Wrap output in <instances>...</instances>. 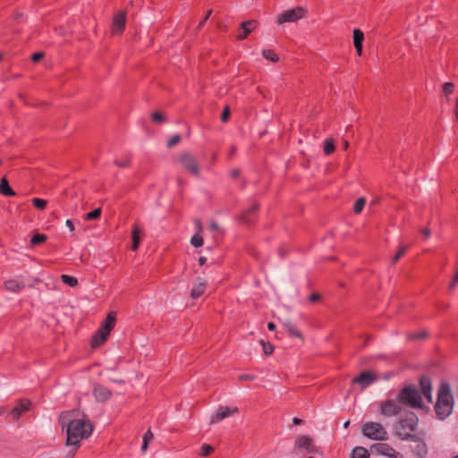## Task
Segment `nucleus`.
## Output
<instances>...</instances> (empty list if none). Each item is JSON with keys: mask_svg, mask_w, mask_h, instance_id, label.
Instances as JSON below:
<instances>
[{"mask_svg": "<svg viewBox=\"0 0 458 458\" xmlns=\"http://www.w3.org/2000/svg\"><path fill=\"white\" fill-rule=\"evenodd\" d=\"M420 386L423 395L428 403H433L432 384L428 377L422 376L420 379Z\"/></svg>", "mask_w": 458, "mask_h": 458, "instance_id": "12", "label": "nucleus"}, {"mask_svg": "<svg viewBox=\"0 0 458 458\" xmlns=\"http://www.w3.org/2000/svg\"><path fill=\"white\" fill-rule=\"evenodd\" d=\"M211 13H212V11H211V10L208 11V13H207L206 16L204 17V19H203V20L200 21V23L199 24V28H200V27H202V26H203V24H204V23H205V21L209 18V16L211 15Z\"/></svg>", "mask_w": 458, "mask_h": 458, "instance_id": "51", "label": "nucleus"}, {"mask_svg": "<svg viewBox=\"0 0 458 458\" xmlns=\"http://www.w3.org/2000/svg\"><path fill=\"white\" fill-rule=\"evenodd\" d=\"M61 279L62 281L71 286V287H75L77 284H78V280L76 277L74 276H68V275H62L61 276Z\"/></svg>", "mask_w": 458, "mask_h": 458, "instance_id": "28", "label": "nucleus"}, {"mask_svg": "<svg viewBox=\"0 0 458 458\" xmlns=\"http://www.w3.org/2000/svg\"><path fill=\"white\" fill-rule=\"evenodd\" d=\"M181 140V136L179 134H175L166 143L167 148H172L177 145Z\"/></svg>", "mask_w": 458, "mask_h": 458, "instance_id": "40", "label": "nucleus"}, {"mask_svg": "<svg viewBox=\"0 0 458 458\" xmlns=\"http://www.w3.org/2000/svg\"><path fill=\"white\" fill-rule=\"evenodd\" d=\"M102 209L98 208L85 216L86 220H97L100 217Z\"/></svg>", "mask_w": 458, "mask_h": 458, "instance_id": "32", "label": "nucleus"}, {"mask_svg": "<svg viewBox=\"0 0 458 458\" xmlns=\"http://www.w3.org/2000/svg\"><path fill=\"white\" fill-rule=\"evenodd\" d=\"M411 440L415 442V445L412 449L414 454L419 458H425L428 454L427 444L424 441L416 437H413V439Z\"/></svg>", "mask_w": 458, "mask_h": 458, "instance_id": "16", "label": "nucleus"}, {"mask_svg": "<svg viewBox=\"0 0 458 458\" xmlns=\"http://www.w3.org/2000/svg\"><path fill=\"white\" fill-rule=\"evenodd\" d=\"M154 436L151 430L148 428L143 435L142 437V445H141V452H146L148 447L149 442L153 439Z\"/></svg>", "mask_w": 458, "mask_h": 458, "instance_id": "26", "label": "nucleus"}, {"mask_svg": "<svg viewBox=\"0 0 458 458\" xmlns=\"http://www.w3.org/2000/svg\"><path fill=\"white\" fill-rule=\"evenodd\" d=\"M370 453L376 455H383L388 458H403V455L395 451L392 446L385 443L373 444L370 448Z\"/></svg>", "mask_w": 458, "mask_h": 458, "instance_id": "8", "label": "nucleus"}, {"mask_svg": "<svg viewBox=\"0 0 458 458\" xmlns=\"http://www.w3.org/2000/svg\"><path fill=\"white\" fill-rule=\"evenodd\" d=\"M454 409V397L448 383L442 382L437 391V399L435 404V412L437 419L444 420L448 418Z\"/></svg>", "mask_w": 458, "mask_h": 458, "instance_id": "2", "label": "nucleus"}, {"mask_svg": "<svg viewBox=\"0 0 458 458\" xmlns=\"http://www.w3.org/2000/svg\"><path fill=\"white\" fill-rule=\"evenodd\" d=\"M65 225L69 228L70 231H72V232L74 231V225H73V223L72 222V220H70V219L66 220Z\"/></svg>", "mask_w": 458, "mask_h": 458, "instance_id": "55", "label": "nucleus"}, {"mask_svg": "<svg viewBox=\"0 0 458 458\" xmlns=\"http://www.w3.org/2000/svg\"><path fill=\"white\" fill-rule=\"evenodd\" d=\"M206 261H207V259H206L205 257H200V258L199 259V265H201V266H202V265H204V264L206 263Z\"/></svg>", "mask_w": 458, "mask_h": 458, "instance_id": "58", "label": "nucleus"}, {"mask_svg": "<svg viewBox=\"0 0 458 458\" xmlns=\"http://www.w3.org/2000/svg\"><path fill=\"white\" fill-rule=\"evenodd\" d=\"M380 413L385 417H391L401 412L402 407L395 400H386L378 403Z\"/></svg>", "mask_w": 458, "mask_h": 458, "instance_id": "9", "label": "nucleus"}, {"mask_svg": "<svg viewBox=\"0 0 458 458\" xmlns=\"http://www.w3.org/2000/svg\"><path fill=\"white\" fill-rule=\"evenodd\" d=\"M320 299V295L318 294V293H312L310 296V301L311 302H314V301H317Z\"/></svg>", "mask_w": 458, "mask_h": 458, "instance_id": "52", "label": "nucleus"}, {"mask_svg": "<svg viewBox=\"0 0 458 458\" xmlns=\"http://www.w3.org/2000/svg\"><path fill=\"white\" fill-rule=\"evenodd\" d=\"M363 39H364L363 32L359 29H355L353 30V43H354L355 51L359 56H360L362 55Z\"/></svg>", "mask_w": 458, "mask_h": 458, "instance_id": "20", "label": "nucleus"}, {"mask_svg": "<svg viewBox=\"0 0 458 458\" xmlns=\"http://www.w3.org/2000/svg\"><path fill=\"white\" fill-rule=\"evenodd\" d=\"M93 394L97 401L105 402L111 396V392L105 386L96 385L93 389Z\"/></svg>", "mask_w": 458, "mask_h": 458, "instance_id": "17", "label": "nucleus"}, {"mask_svg": "<svg viewBox=\"0 0 458 458\" xmlns=\"http://www.w3.org/2000/svg\"><path fill=\"white\" fill-rule=\"evenodd\" d=\"M114 324H115V313L110 312L106 316V318L104 320L101 327L111 331L114 328Z\"/></svg>", "mask_w": 458, "mask_h": 458, "instance_id": "24", "label": "nucleus"}, {"mask_svg": "<svg viewBox=\"0 0 458 458\" xmlns=\"http://www.w3.org/2000/svg\"><path fill=\"white\" fill-rule=\"evenodd\" d=\"M191 244L195 248H199L203 245V238L199 233H195L191 238Z\"/></svg>", "mask_w": 458, "mask_h": 458, "instance_id": "33", "label": "nucleus"}, {"mask_svg": "<svg viewBox=\"0 0 458 458\" xmlns=\"http://www.w3.org/2000/svg\"><path fill=\"white\" fill-rule=\"evenodd\" d=\"M396 400L411 408H422L423 401L418 389L414 386H404L396 395Z\"/></svg>", "mask_w": 458, "mask_h": 458, "instance_id": "4", "label": "nucleus"}, {"mask_svg": "<svg viewBox=\"0 0 458 458\" xmlns=\"http://www.w3.org/2000/svg\"><path fill=\"white\" fill-rule=\"evenodd\" d=\"M178 165L192 176L199 177L200 174V165L197 157L188 151H182L176 157Z\"/></svg>", "mask_w": 458, "mask_h": 458, "instance_id": "5", "label": "nucleus"}, {"mask_svg": "<svg viewBox=\"0 0 458 458\" xmlns=\"http://www.w3.org/2000/svg\"><path fill=\"white\" fill-rule=\"evenodd\" d=\"M31 403L30 400H21L12 411L11 416L13 420H18L24 412L30 409Z\"/></svg>", "mask_w": 458, "mask_h": 458, "instance_id": "13", "label": "nucleus"}, {"mask_svg": "<svg viewBox=\"0 0 458 458\" xmlns=\"http://www.w3.org/2000/svg\"><path fill=\"white\" fill-rule=\"evenodd\" d=\"M229 116H230V109H229V107H228V106H226V107L225 108L224 112H223V113H222V114H221V121H222L223 123L227 122V120H228Z\"/></svg>", "mask_w": 458, "mask_h": 458, "instance_id": "45", "label": "nucleus"}, {"mask_svg": "<svg viewBox=\"0 0 458 458\" xmlns=\"http://www.w3.org/2000/svg\"><path fill=\"white\" fill-rule=\"evenodd\" d=\"M77 448L78 446H72V448L65 454L64 458H73Z\"/></svg>", "mask_w": 458, "mask_h": 458, "instance_id": "48", "label": "nucleus"}, {"mask_svg": "<svg viewBox=\"0 0 458 458\" xmlns=\"http://www.w3.org/2000/svg\"><path fill=\"white\" fill-rule=\"evenodd\" d=\"M213 451H214V448L211 445H209L208 444H203L201 445L199 454L201 456H208V455L211 454L213 453Z\"/></svg>", "mask_w": 458, "mask_h": 458, "instance_id": "35", "label": "nucleus"}, {"mask_svg": "<svg viewBox=\"0 0 458 458\" xmlns=\"http://www.w3.org/2000/svg\"><path fill=\"white\" fill-rule=\"evenodd\" d=\"M206 284L207 283L204 279L197 277L196 282L194 283L191 291V297L192 299H198L200 297L206 290Z\"/></svg>", "mask_w": 458, "mask_h": 458, "instance_id": "15", "label": "nucleus"}, {"mask_svg": "<svg viewBox=\"0 0 458 458\" xmlns=\"http://www.w3.org/2000/svg\"><path fill=\"white\" fill-rule=\"evenodd\" d=\"M351 458H369V452L364 447L357 446L352 450Z\"/></svg>", "mask_w": 458, "mask_h": 458, "instance_id": "25", "label": "nucleus"}, {"mask_svg": "<svg viewBox=\"0 0 458 458\" xmlns=\"http://www.w3.org/2000/svg\"><path fill=\"white\" fill-rule=\"evenodd\" d=\"M236 412H238L237 407L230 408V407L220 406L217 409V411H216V413L214 415H212V417L210 418V424L217 423V422L221 421L222 420H224Z\"/></svg>", "mask_w": 458, "mask_h": 458, "instance_id": "10", "label": "nucleus"}, {"mask_svg": "<svg viewBox=\"0 0 458 458\" xmlns=\"http://www.w3.org/2000/svg\"><path fill=\"white\" fill-rule=\"evenodd\" d=\"M361 431L364 437L377 441L388 439V433L379 422L369 421L363 424Z\"/></svg>", "mask_w": 458, "mask_h": 458, "instance_id": "6", "label": "nucleus"}, {"mask_svg": "<svg viewBox=\"0 0 458 458\" xmlns=\"http://www.w3.org/2000/svg\"><path fill=\"white\" fill-rule=\"evenodd\" d=\"M247 33L243 32L242 34H240L237 38L238 39H243L247 37Z\"/></svg>", "mask_w": 458, "mask_h": 458, "instance_id": "60", "label": "nucleus"}, {"mask_svg": "<svg viewBox=\"0 0 458 458\" xmlns=\"http://www.w3.org/2000/svg\"><path fill=\"white\" fill-rule=\"evenodd\" d=\"M348 147H349V142H348L347 140H344V149H347V148H348Z\"/></svg>", "mask_w": 458, "mask_h": 458, "instance_id": "63", "label": "nucleus"}, {"mask_svg": "<svg viewBox=\"0 0 458 458\" xmlns=\"http://www.w3.org/2000/svg\"><path fill=\"white\" fill-rule=\"evenodd\" d=\"M376 380L374 374L369 371L362 372L359 377L353 378V383L360 386L361 389L366 388Z\"/></svg>", "mask_w": 458, "mask_h": 458, "instance_id": "14", "label": "nucleus"}, {"mask_svg": "<svg viewBox=\"0 0 458 458\" xmlns=\"http://www.w3.org/2000/svg\"><path fill=\"white\" fill-rule=\"evenodd\" d=\"M106 339L107 338L103 337V335H101L96 332V334L94 335V336L92 338L91 345L93 348L98 347L100 344H102L104 342H106Z\"/></svg>", "mask_w": 458, "mask_h": 458, "instance_id": "31", "label": "nucleus"}, {"mask_svg": "<svg viewBox=\"0 0 458 458\" xmlns=\"http://www.w3.org/2000/svg\"><path fill=\"white\" fill-rule=\"evenodd\" d=\"M32 203L35 208L44 209L47 207V201L42 199L34 198L32 199Z\"/></svg>", "mask_w": 458, "mask_h": 458, "instance_id": "36", "label": "nucleus"}, {"mask_svg": "<svg viewBox=\"0 0 458 458\" xmlns=\"http://www.w3.org/2000/svg\"><path fill=\"white\" fill-rule=\"evenodd\" d=\"M306 10L302 7H295L286 10L276 17V22L283 24L284 22H295L304 17Z\"/></svg>", "mask_w": 458, "mask_h": 458, "instance_id": "7", "label": "nucleus"}, {"mask_svg": "<svg viewBox=\"0 0 458 458\" xmlns=\"http://www.w3.org/2000/svg\"><path fill=\"white\" fill-rule=\"evenodd\" d=\"M293 422L294 424H301V420L298 419V418H293Z\"/></svg>", "mask_w": 458, "mask_h": 458, "instance_id": "61", "label": "nucleus"}, {"mask_svg": "<svg viewBox=\"0 0 458 458\" xmlns=\"http://www.w3.org/2000/svg\"><path fill=\"white\" fill-rule=\"evenodd\" d=\"M4 287L11 293H18L25 287V284L22 280L9 279L4 282Z\"/></svg>", "mask_w": 458, "mask_h": 458, "instance_id": "18", "label": "nucleus"}, {"mask_svg": "<svg viewBox=\"0 0 458 458\" xmlns=\"http://www.w3.org/2000/svg\"><path fill=\"white\" fill-rule=\"evenodd\" d=\"M75 411L63 412L60 420L63 428H66V445L69 446H79L80 442L88 438L92 430V424L86 419L74 418Z\"/></svg>", "mask_w": 458, "mask_h": 458, "instance_id": "1", "label": "nucleus"}, {"mask_svg": "<svg viewBox=\"0 0 458 458\" xmlns=\"http://www.w3.org/2000/svg\"><path fill=\"white\" fill-rule=\"evenodd\" d=\"M267 328L270 330V331H273L276 329V325L273 323V322H269L267 324Z\"/></svg>", "mask_w": 458, "mask_h": 458, "instance_id": "57", "label": "nucleus"}, {"mask_svg": "<svg viewBox=\"0 0 458 458\" xmlns=\"http://www.w3.org/2000/svg\"><path fill=\"white\" fill-rule=\"evenodd\" d=\"M46 240H47V236L45 234L37 233L32 237L30 242L32 244L38 245V244L44 242Z\"/></svg>", "mask_w": 458, "mask_h": 458, "instance_id": "38", "label": "nucleus"}, {"mask_svg": "<svg viewBox=\"0 0 458 458\" xmlns=\"http://www.w3.org/2000/svg\"><path fill=\"white\" fill-rule=\"evenodd\" d=\"M365 203H366V199L364 198L358 199L356 200V202L354 203L353 211L356 214L360 213L365 206Z\"/></svg>", "mask_w": 458, "mask_h": 458, "instance_id": "34", "label": "nucleus"}, {"mask_svg": "<svg viewBox=\"0 0 458 458\" xmlns=\"http://www.w3.org/2000/svg\"><path fill=\"white\" fill-rule=\"evenodd\" d=\"M335 147L333 139H331V138L327 139L324 143V153L326 155H330L335 151Z\"/></svg>", "mask_w": 458, "mask_h": 458, "instance_id": "29", "label": "nucleus"}, {"mask_svg": "<svg viewBox=\"0 0 458 458\" xmlns=\"http://www.w3.org/2000/svg\"><path fill=\"white\" fill-rule=\"evenodd\" d=\"M421 233L423 234V237H424L425 239H428V238H429V236H430V234H431V233H430L429 229H428V228L423 229V230L421 231Z\"/></svg>", "mask_w": 458, "mask_h": 458, "instance_id": "54", "label": "nucleus"}, {"mask_svg": "<svg viewBox=\"0 0 458 458\" xmlns=\"http://www.w3.org/2000/svg\"><path fill=\"white\" fill-rule=\"evenodd\" d=\"M129 163H130V160L128 158H124L123 160H118L116 159L114 161V164L117 165V166H120V167H127L129 165Z\"/></svg>", "mask_w": 458, "mask_h": 458, "instance_id": "44", "label": "nucleus"}, {"mask_svg": "<svg viewBox=\"0 0 458 458\" xmlns=\"http://www.w3.org/2000/svg\"><path fill=\"white\" fill-rule=\"evenodd\" d=\"M44 56V53L43 52H37L35 54L32 55L31 56V60L33 62H38L39 60H41Z\"/></svg>", "mask_w": 458, "mask_h": 458, "instance_id": "46", "label": "nucleus"}, {"mask_svg": "<svg viewBox=\"0 0 458 458\" xmlns=\"http://www.w3.org/2000/svg\"><path fill=\"white\" fill-rule=\"evenodd\" d=\"M260 344L262 345L265 355H269L273 352L274 346L271 344L265 343L263 340H260Z\"/></svg>", "mask_w": 458, "mask_h": 458, "instance_id": "39", "label": "nucleus"}, {"mask_svg": "<svg viewBox=\"0 0 458 458\" xmlns=\"http://www.w3.org/2000/svg\"><path fill=\"white\" fill-rule=\"evenodd\" d=\"M151 119L153 122L157 123H162L165 121V117L163 113L161 112H155L151 115Z\"/></svg>", "mask_w": 458, "mask_h": 458, "instance_id": "37", "label": "nucleus"}, {"mask_svg": "<svg viewBox=\"0 0 458 458\" xmlns=\"http://www.w3.org/2000/svg\"><path fill=\"white\" fill-rule=\"evenodd\" d=\"M4 413V409L0 407V416H2Z\"/></svg>", "mask_w": 458, "mask_h": 458, "instance_id": "64", "label": "nucleus"}, {"mask_svg": "<svg viewBox=\"0 0 458 458\" xmlns=\"http://www.w3.org/2000/svg\"><path fill=\"white\" fill-rule=\"evenodd\" d=\"M209 228L211 231H217L219 227L216 222L212 221L209 225Z\"/></svg>", "mask_w": 458, "mask_h": 458, "instance_id": "56", "label": "nucleus"}, {"mask_svg": "<svg viewBox=\"0 0 458 458\" xmlns=\"http://www.w3.org/2000/svg\"><path fill=\"white\" fill-rule=\"evenodd\" d=\"M230 175L232 178H236L240 175V170L239 169H233L231 172H230Z\"/></svg>", "mask_w": 458, "mask_h": 458, "instance_id": "53", "label": "nucleus"}, {"mask_svg": "<svg viewBox=\"0 0 458 458\" xmlns=\"http://www.w3.org/2000/svg\"><path fill=\"white\" fill-rule=\"evenodd\" d=\"M427 335H428L427 332H419V333H415V334H411L409 335V338L410 339H424L427 337Z\"/></svg>", "mask_w": 458, "mask_h": 458, "instance_id": "43", "label": "nucleus"}, {"mask_svg": "<svg viewBox=\"0 0 458 458\" xmlns=\"http://www.w3.org/2000/svg\"><path fill=\"white\" fill-rule=\"evenodd\" d=\"M46 287L50 290H57L58 289L57 283L55 281H54L52 283H46Z\"/></svg>", "mask_w": 458, "mask_h": 458, "instance_id": "50", "label": "nucleus"}, {"mask_svg": "<svg viewBox=\"0 0 458 458\" xmlns=\"http://www.w3.org/2000/svg\"><path fill=\"white\" fill-rule=\"evenodd\" d=\"M453 90H454V84L453 83L445 82L443 85V91H444L445 96L450 95L453 92Z\"/></svg>", "mask_w": 458, "mask_h": 458, "instance_id": "42", "label": "nucleus"}, {"mask_svg": "<svg viewBox=\"0 0 458 458\" xmlns=\"http://www.w3.org/2000/svg\"><path fill=\"white\" fill-rule=\"evenodd\" d=\"M126 24V12H120L113 18L111 32L112 34H121Z\"/></svg>", "mask_w": 458, "mask_h": 458, "instance_id": "11", "label": "nucleus"}, {"mask_svg": "<svg viewBox=\"0 0 458 458\" xmlns=\"http://www.w3.org/2000/svg\"><path fill=\"white\" fill-rule=\"evenodd\" d=\"M419 419L414 413H410L406 418L399 420L394 427V435L402 440H411L415 437L413 432L418 426Z\"/></svg>", "mask_w": 458, "mask_h": 458, "instance_id": "3", "label": "nucleus"}, {"mask_svg": "<svg viewBox=\"0 0 458 458\" xmlns=\"http://www.w3.org/2000/svg\"><path fill=\"white\" fill-rule=\"evenodd\" d=\"M256 27V21L250 20L247 21L245 22H242L241 25L242 30H243V32L249 34Z\"/></svg>", "mask_w": 458, "mask_h": 458, "instance_id": "27", "label": "nucleus"}, {"mask_svg": "<svg viewBox=\"0 0 458 458\" xmlns=\"http://www.w3.org/2000/svg\"><path fill=\"white\" fill-rule=\"evenodd\" d=\"M241 380H248V379H251L252 377L250 376V375H242L240 377Z\"/></svg>", "mask_w": 458, "mask_h": 458, "instance_id": "59", "label": "nucleus"}, {"mask_svg": "<svg viewBox=\"0 0 458 458\" xmlns=\"http://www.w3.org/2000/svg\"><path fill=\"white\" fill-rule=\"evenodd\" d=\"M258 209V206L257 205H253L250 208V212H254Z\"/></svg>", "mask_w": 458, "mask_h": 458, "instance_id": "62", "label": "nucleus"}, {"mask_svg": "<svg viewBox=\"0 0 458 458\" xmlns=\"http://www.w3.org/2000/svg\"><path fill=\"white\" fill-rule=\"evenodd\" d=\"M406 247L403 246L399 249V250L396 252V254L393 258V262L396 263L405 253Z\"/></svg>", "mask_w": 458, "mask_h": 458, "instance_id": "41", "label": "nucleus"}, {"mask_svg": "<svg viewBox=\"0 0 458 458\" xmlns=\"http://www.w3.org/2000/svg\"><path fill=\"white\" fill-rule=\"evenodd\" d=\"M284 327H285L289 335L302 339L301 333L293 325L291 321H284Z\"/></svg>", "mask_w": 458, "mask_h": 458, "instance_id": "23", "label": "nucleus"}, {"mask_svg": "<svg viewBox=\"0 0 458 458\" xmlns=\"http://www.w3.org/2000/svg\"><path fill=\"white\" fill-rule=\"evenodd\" d=\"M111 331H109L106 328H104L102 327H99V329L97 331L99 335H103V337L107 338Z\"/></svg>", "mask_w": 458, "mask_h": 458, "instance_id": "47", "label": "nucleus"}, {"mask_svg": "<svg viewBox=\"0 0 458 458\" xmlns=\"http://www.w3.org/2000/svg\"><path fill=\"white\" fill-rule=\"evenodd\" d=\"M295 445L298 448L305 449L308 453L314 452V446L312 445V440L310 437L307 436H301L295 441Z\"/></svg>", "mask_w": 458, "mask_h": 458, "instance_id": "19", "label": "nucleus"}, {"mask_svg": "<svg viewBox=\"0 0 458 458\" xmlns=\"http://www.w3.org/2000/svg\"><path fill=\"white\" fill-rule=\"evenodd\" d=\"M140 235H141V229L137 225H134L132 226V230H131V239H132L131 250H136L138 249L140 242Z\"/></svg>", "mask_w": 458, "mask_h": 458, "instance_id": "21", "label": "nucleus"}, {"mask_svg": "<svg viewBox=\"0 0 458 458\" xmlns=\"http://www.w3.org/2000/svg\"><path fill=\"white\" fill-rule=\"evenodd\" d=\"M194 224H195V228H196V231L197 233H199L202 232V225H201V222L199 220V219H196L194 221Z\"/></svg>", "mask_w": 458, "mask_h": 458, "instance_id": "49", "label": "nucleus"}, {"mask_svg": "<svg viewBox=\"0 0 458 458\" xmlns=\"http://www.w3.org/2000/svg\"><path fill=\"white\" fill-rule=\"evenodd\" d=\"M262 55L266 59L272 62H277L279 60L278 55L273 50L270 49L263 50Z\"/></svg>", "mask_w": 458, "mask_h": 458, "instance_id": "30", "label": "nucleus"}, {"mask_svg": "<svg viewBox=\"0 0 458 458\" xmlns=\"http://www.w3.org/2000/svg\"><path fill=\"white\" fill-rule=\"evenodd\" d=\"M0 194L4 196H14L16 194L10 187L6 177H3L0 181Z\"/></svg>", "mask_w": 458, "mask_h": 458, "instance_id": "22", "label": "nucleus"}]
</instances>
